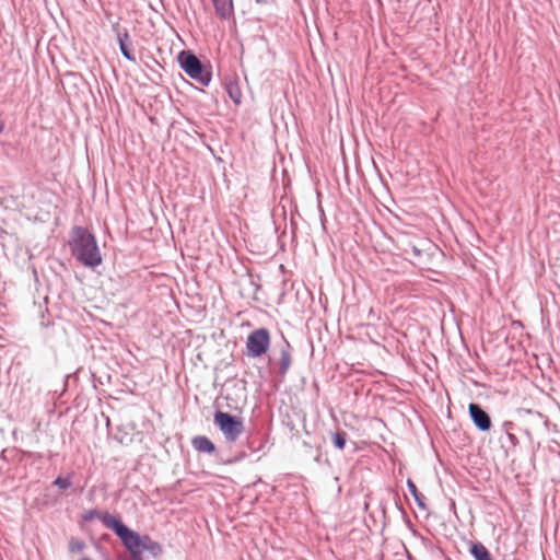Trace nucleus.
<instances>
[{
  "label": "nucleus",
  "instance_id": "16",
  "mask_svg": "<svg viewBox=\"0 0 560 560\" xmlns=\"http://www.w3.org/2000/svg\"><path fill=\"white\" fill-rule=\"evenodd\" d=\"M52 486L63 490L69 489L72 486V472H69L66 476H57L52 481Z\"/></svg>",
  "mask_w": 560,
  "mask_h": 560
},
{
  "label": "nucleus",
  "instance_id": "20",
  "mask_svg": "<svg viewBox=\"0 0 560 560\" xmlns=\"http://www.w3.org/2000/svg\"><path fill=\"white\" fill-rule=\"evenodd\" d=\"M7 122L4 118V112L0 109V135H2L5 130Z\"/></svg>",
  "mask_w": 560,
  "mask_h": 560
},
{
  "label": "nucleus",
  "instance_id": "7",
  "mask_svg": "<svg viewBox=\"0 0 560 560\" xmlns=\"http://www.w3.org/2000/svg\"><path fill=\"white\" fill-rule=\"evenodd\" d=\"M469 417L475 427L481 432H488L492 428V421L489 413L477 402L468 405Z\"/></svg>",
  "mask_w": 560,
  "mask_h": 560
},
{
  "label": "nucleus",
  "instance_id": "23",
  "mask_svg": "<svg viewBox=\"0 0 560 560\" xmlns=\"http://www.w3.org/2000/svg\"><path fill=\"white\" fill-rule=\"evenodd\" d=\"M112 31L116 34L117 37L118 34H121L124 32V30H120L119 20L112 24Z\"/></svg>",
  "mask_w": 560,
  "mask_h": 560
},
{
  "label": "nucleus",
  "instance_id": "10",
  "mask_svg": "<svg viewBox=\"0 0 560 560\" xmlns=\"http://www.w3.org/2000/svg\"><path fill=\"white\" fill-rule=\"evenodd\" d=\"M118 46L121 55L124 58H126L128 61L136 62V56L132 51V43L130 40L129 32L127 28H124V32L121 34H118Z\"/></svg>",
  "mask_w": 560,
  "mask_h": 560
},
{
  "label": "nucleus",
  "instance_id": "9",
  "mask_svg": "<svg viewBox=\"0 0 560 560\" xmlns=\"http://www.w3.org/2000/svg\"><path fill=\"white\" fill-rule=\"evenodd\" d=\"M276 347L278 348L280 352V359L278 362L279 369L278 372L281 377H284L291 366L292 363V346L288 341V339L284 337V335H281V340L276 343Z\"/></svg>",
  "mask_w": 560,
  "mask_h": 560
},
{
  "label": "nucleus",
  "instance_id": "8",
  "mask_svg": "<svg viewBox=\"0 0 560 560\" xmlns=\"http://www.w3.org/2000/svg\"><path fill=\"white\" fill-rule=\"evenodd\" d=\"M81 518H82L83 522H91V521L97 518V520H100L102 522V524L105 527H107L110 530H113L116 536L118 535V532L115 528V526L113 525V523L116 522V523H119V524H124V522L119 517L114 516V515H112L108 512H98L95 509H91V510L84 511L81 514Z\"/></svg>",
  "mask_w": 560,
  "mask_h": 560
},
{
  "label": "nucleus",
  "instance_id": "21",
  "mask_svg": "<svg viewBox=\"0 0 560 560\" xmlns=\"http://www.w3.org/2000/svg\"><path fill=\"white\" fill-rule=\"evenodd\" d=\"M506 438L509 439V441L512 444V446L515 447L518 444V439L516 438V435L513 432L508 433Z\"/></svg>",
  "mask_w": 560,
  "mask_h": 560
},
{
  "label": "nucleus",
  "instance_id": "28",
  "mask_svg": "<svg viewBox=\"0 0 560 560\" xmlns=\"http://www.w3.org/2000/svg\"><path fill=\"white\" fill-rule=\"evenodd\" d=\"M314 460H315L316 463H322V460H323V458H322V454H318V455L314 458Z\"/></svg>",
  "mask_w": 560,
  "mask_h": 560
},
{
  "label": "nucleus",
  "instance_id": "13",
  "mask_svg": "<svg viewBox=\"0 0 560 560\" xmlns=\"http://www.w3.org/2000/svg\"><path fill=\"white\" fill-rule=\"evenodd\" d=\"M469 553L475 560H493L490 551L480 541L470 545Z\"/></svg>",
  "mask_w": 560,
  "mask_h": 560
},
{
  "label": "nucleus",
  "instance_id": "1",
  "mask_svg": "<svg viewBox=\"0 0 560 560\" xmlns=\"http://www.w3.org/2000/svg\"><path fill=\"white\" fill-rule=\"evenodd\" d=\"M69 246L72 256L88 268L102 264V255L95 238L86 228L75 225L71 230Z\"/></svg>",
  "mask_w": 560,
  "mask_h": 560
},
{
  "label": "nucleus",
  "instance_id": "19",
  "mask_svg": "<svg viewBox=\"0 0 560 560\" xmlns=\"http://www.w3.org/2000/svg\"><path fill=\"white\" fill-rule=\"evenodd\" d=\"M502 431L508 434L513 432L514 430H518V422L515 423L513 421H504L501 425Z\"/></svg>",
  "mask_w": 560,
  "mask_h": 560
},
{
  "label": "nucleus",
  "instance_id": "26",
  "mask_svg": "<svg viewBox=\"0 0 560 560\" xmlns=\"http://www.w3.org/2000/svg\"><path fill=\"white\" fill-rule=\"evenodd\" d=\"M397 509L402 513V514H406L400 501H399V498H397L396 502H395Z\"/></svg>",
  "mask_w": 560,
  "mask_h": 560
},
{
  "label": "nucleus",
  "instance_id": "17",
  "mask_svg": "<svg viewBox=\"0 0 560 560\" xmlns=\"http://www.w3.org/2000/svg\"><path fill=\"white\" fill-rule=\"evenodd\" d=\"M334 446L341 451L345 448L347 443V433L345 431H336L331 434Z\"/></svg>",
  "mask_w": 560,
  "mask_h": 560
},
{
  "label": "nucleus",
  "instance_id": "4",
  "mask_svg": "<svg viewBox=\"0 0 560 560\" xmlns=\"http://www.w3.org/2000/svg\"><path fill=\"white\" fill-rule=\"evenodd\" d=\"M177 61L180 69L192 80L203 86H208L212 79V73L206 70L201 60L191 50H182L177 55Z\"/></svg>",
  "mask_w": 560,
  "mask_h": 560
},
{
  "label": "nucleus",
  "instance_id": "15",
  "mask_svg": "<svg viewBox=\"0 0 560 560\" xmlns=\"http://www.w3.org/2000/svg\"><path fill=\"white\" fill-rule=\"evenodd\" d=\"M225 90L230 98L236 104H241L242 92L237 82L230 81L225 85Z\"/></svg>",
  "mask_w": 560,
  "mask_h": 560
},
{
  "label": "nucleus",
  "instance_id": "6",
  "mask_svg": "<svg viewBox=\"0 0 560 560\" xmlns=\"http://www.w3.org/2000/svg\"><path fill=\"white\" fill-rule=\"evenodd\" d=\"M270 332L261 327L250 331L246 339V355L248 358H260L267 353L270 347Z\"/></svg>",
  "mask_w": 560,
  "mask_h": 560
},
{
  "label": "nucleus",
  "instance_id": "11",
  "mask_svg": "<svg viewBox=\"0 0 560 560\" xmlns=\"http://www.w3.org/2000/svg\"><path fill=\"white\" fill-rule=\"evenodd\" d=\"M191 445L199 453H215L214 443L206 435H196L195 438H192Z\"/></svg>",
  "mask_w": 560,
  "mask_h": 560
},
{
  "label": "nucleus",
  "instance_id": "22",
  "mask_svg": "<svg viewBox=\"0 0 560 560\" xmlns=\"http://www.w3.org/2000/svg\"><path fill=\"white\" fill-rule=\"evenodd\" d=\"M247 445H248V448H249L252 452H258V451H260V450H261V447H262V443H259V445H258V446H255L254 441H250V440H248Z\"/></svg>",
  "mask_w": 560,
  "mask_h": 560
},
{
  "label": "nucleus",
  "instance_id": "12",
  "mask_svg": "<svg viewBox=\"0 0 560 560\" xmlns=\"http://www.w3.org/2000/svg\"><path fill=\"white\" fill-rule=\"evenodd\" d=\"M212 2L221 20H228L234 14L233 0H212Z\"/></svg>",
  "mask_w": 560,
  "mask_h": 560
},
{
  "label": "nucleus",
  "instance_id": "3",
  "mask_svg": "<svg viewBox=\"0 0 560 560\" xmlns=\"http://www.w3.org/2000/svg\"><path fill=\"white\" fill-rule=\"evenodd\" d=\"M516 420L518 421V430L524 432L529 443H534L536 435L548 432V419L539 411L518 409L516 411Z\"/></svg>",
  "mask_w": 560,
  "mask_h": 560
},
{
  "label": "nucleus",
  "instance_id": "18",
  "mask_svg": "<svg viewBox=\"0 0 560 560\" xmlns=\"http://www.w3.org/2000/svg\"><path fill=\"white\" fill-rule=\"evenodd\" d=\"M86 545L82 539L72 537L69 541V551L70 552H82L85 549Z\"/></svg>",
  "mask_w": 560,
  "mask_h": 560
},
{
  "label": "nucleus",
  "instance_id": "25",
  "mask_svg": "<svg viewBox=\"0 0 560 560\" xmlns=\"http://www.w3.org/2000/svg\"><path fill=\"white\" fill-rule=\"evenodd\" d=\"M319 213H320V222L324 225L325 221H326V215H325V212H324V209L322 208V206H319Z\"/></svg>",
  "mask_w": 560,
  "mask_h": 560
},
{
  "label": "nucleus",
  "instance_id": "14",
  "mask_svg": "<svg viewBox=\"0 0 560 560\" xmlns=\"http://www.w3.org/2000/svg\"><path fill=\"white\" fill-rule=\"evenodd\" d=\"M407 488H408L409 492L411 493V495L413 497V499H415L417 505L419 506V509L425 511L427 510V504L424 502L425 499L418 491L416 483L410 478L407 479Z\"/></svg>",
  "mask_w": 560,
  "mask_h": 560
},
{
  "label": "nucleus",
  "instance_id": "24",
  "mask_svg": "<svg viewBox=\"0 0 560 560\" xmlns=\"http://www.w3.org/2000/svg\"><path fill=\"white\" fill-rule=\"evenodd\" d=\"M244 457H245V454H244V453H242V454H240L238 456H235V457H234V458H232V459H228L226 462H224V464H234V463H236V462L241 460V459H242V458H244Z\"/></svg>",
  "mask_w": 560,
  "mask_h": 560
},
{
  "label": "nucleus",
  "instance_id": "27",
  "mask_svg": "<svg viewBox=\"0 0 560 560\" xmlns=\"http://www.w3.org/2000/svg\"><path fill=\"white\" fill-rule=\"evenodd\" d=\"M257 4H266L269 0H254Z\"/></svg>",
  "mask_w": 560,
  "mask_h": 560
},
{
  "label": "nucleus",
  "instance_id": "2",
  "mask_svg": "<svg viewBox=\"0 0 560 560\" xmlns=\"http://www.w3.org/2000/svg\"><path fill=\"white\" fill-rule=\"evenodd\" d=\"M113 525L118 532L117 537L129 551L132 560H143V551L149 552L153 558H158L163 553L161 544L153 540L149 535H140L130 529L125 523L119 524L114 522Z\"/></svg>",
  "mask_w": 560,
  "mask_h": 560
},
{
  "label": "nucleus",
  "instance_id": "5",
  "mask_svg": "<svg viewBox=\"0 0 560 560\" xmlns=\"http://www.w3.org/2000/svg\"><path fill=\"white\" fill-rule=\"evenodd\" d=\"M213 421L228 442H235L244 431L242 418L226 411L217 410Z\"/></svg>",
  "mask_w": 560,
  "mask_h": 560
}]
</instances>
